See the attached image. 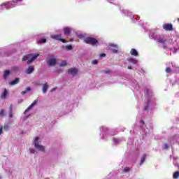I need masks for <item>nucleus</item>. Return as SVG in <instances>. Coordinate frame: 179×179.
Wrapping results in <instances>:
<instances>
[{
	"mask_svg": "<svg viewBox=\"0 0 179 179\" xmlns=\"http://www.w3.org/2000/svg\"><path fill=\"white\" fill-rule=\"evenodd\" d=\"M67 64H68L66 63V61H62V64H60V66H61L62 68H64V66H66Z\"/></svg>",
	"mask_w": 179,
	"mask_h": 179,
	"instance_id": "obj_24",
	"label": "nucleus"
},
{
	"mask_svg": "<svg viewBox=\"0 0 179 179\" xmlns=\"http://www.w3.org/2000/svg\"><path fill=\"white\" fill-rule=\"evenodd\" d=\"M29 152H30V153H35L36 150L34 149H33V148H30L29 149Z\"/></svg>",
	"mask_w": 179,
	"mask_h": 179,
	"instance_id": "obj_32",
	"label": "nucleus"
},
{
	"mask_svg": "<svg viewBox=\"0 0 179 179\" xmlns=\"http://www.w3.org/2000/svg\"><path fill=\"white\" fill-rule=\"evenodd\" d=\"M22 101H23V99H21V101H20V103H22Z\"/></svg>",
	"mask_w": 179,
	"mask_h": 179,
	"instance_id": "obj_38",
	"label": "nucleus"
},
{
	"mask_svg": "<svg viewBox=\"0 0 179 179\" xmlns=\"http://www.w3.org/2000/svg\"><path fill=\"white\" fill-rule=\"evenodd\" d=\"M145 110H148V106L145 107Z\"/></svg>",
	"mask_w": 179,
	"mask_h": 179,
	"instance_id": "obj_39",
	"label": "nucleus"
},
{
	"mask_svg": "<svg viewBox=\"0 0 179 179\" xmlns=\"http://www.w3.org/2000/svg\"><path fill=\"white\" fill-rule=\"evenodd\" d=\"M179 177V171H176L173 173V178L177 179Z\"/></svg>",
	"mask_w": 179,
	"mask_h": 179,
	"instance_id": "obj_22",
	"label": "nucleus"
},
{
	"mask_svg": "<svg viewBox=\"0 0 179 179\" xmlns=\"http://www.w3.org/2000/svg\"><path fill=\"white\" fill-rule=\"evenodd\" d=\"M36 105H37V100L34 101V102L25 110L24 114H26V113L28 111H30V110Z\"/></svg>",
	"mask_w": 179,
	"mask_h": 179,
	"instance_id": "obj_10",
	"label": "nucleus"
},
{
	"mask_svg": "<svg viewBox=\"0 0 179 179\" xmlns=\"http://www.w3.org/2000/svg\"><path fill=\"white\" fill-rule=\"evenodd\" d=\"M165 71L166 73H171L173 72V70L170 67H166Z\"/></svg>",
	"mask_w": 179,
	"mask_h": 179,
	"instance_id": "obj_23",
	"label": "nucleus"
},
{
	"mask_svg": "<svg viewBox=\"0 0 179 179\" xmlns=\"http://www.w3.org/2000/svg\"><path fill=\"white\" fill-rule=\"evenodd\" d=\"M133 62H134V64H136V60H134Z\"/></svg>",
	"mask_w": 179,
	"mask_h": 179,
	"instance_id": "obj_37",
	"label": "nucleus"
},
{
	"mask_svg": "<svg viewBox=\"0 0 179 179\" xmlns=\"http://www.w3.org/2000/svg\"><path fill=\"white\" fill-rule=\"evenodd\" d=\"M162 27L166 31H173V24L165 23L163 24Z\"/></svg>",
	"mask_w": 179,
	"mask_h": 179,
	"instance_id": "obj_5",
	"label": "nucleus"
},
{
	"mask_svg": "<svg viewBox=\"0 0 179 179\" xmlns=\"http://www.w3.org/2000/svg\"><path fill=\"white\" fill-rule=\"evenodd\" d=\"M20 82V79L19 78H15L14 80H11L9 82L10 86H15V85H17Z\"/></svg>",
	"mask_w": 179,
	"mask_h": 179,
	"instance_id": "obj_11",
	"label": "nucleus"
},
{
	"mask_svg": "<svg viewBox=\"0 0 179 179\" xmlns=\"http://www.w3.org/2000/svg\"><path fill=\"white\" fill-rule=\"evenodd\" d=\"M8 94H9V92L8 91V90H6V88H5L3 90V92L1 93V99L2 100H5L6 99V97L8 96Z\"/></svg>",
	"mask_w": 179,
	"mask_h": 179,
	"instance_id": "obj_9",
	"label": "nucleus"
},
{
	"mask_svg": "<svg viewBox=\"0 0 179 179\" xmlns=\"http://www.w3.org/2000/svg\"><path fill=\"white\" fill-rule=\"evenodd\" d=\"M33 72H34V66H29L26 71V73H27L28 75H30V73H33Z\"/></svg>",
	"mask_w": 179,
	"mask_h": 179,
	"instance_id": "obj_12",
	"label": "nucleus"
},
{
	"mask_svg": "<svg viewBox=\"0 0 179 179\" xmlns=\"http://www.w3.org/2000/svg\"><path fill=\"white\" fill-rule=\"evenodd\" d=\"M68 73L70 75H72L73 76H75L78 73V69L76 68H71L68 70Z\"/></svg>",
	"mask_w": 179,
	"mask_h": 179,
	"instance_id": "obj_8",
	"label": "nucleus"
},
{
	"mask_svg": "<svg viewBox=\"0 0 179 179\" xmlns=\"http://www.w3.org/2000/svg\"><path fill=\"white\" fill-rule=\"evenodd\" d=\"M47 90H48V83H45L43 87L42 92L43 93H47Z\"/></svg>",
	"mask_w": 179,
	"mask_h": 179,
	"instance_id": "obj_17",
	"label": "nucleus"
},
{
	"mask_svg": "<svg viewBox=\"0 0 179 179\" xmlns=\"http://www.w3.org/2000/svg\"><path fill=\"white\" fill-rule=\"evenodd\" d=\"M31 90V88L30 87H27L26 88V90L25 91H22L21 92V94H22V96H24V94H26V93H27V92H30Z\"/></svg>",
	"mask_w": 179,
	"mask_h": 179,
	"instance_id": "obj_19",
	"label": "nucleus"
},
{
	"mask_svg": "<svg viewBox=\"0 0 179 179\" xmlns=\"http://www.w3.org/2000/svg\"><path fill=\"white\" fill-rule=\"evenodd\" d=\"M72 45H69L67 46H66V49H67L69 51H71V50H72Z\"/></svg>",
	"mask_w": 179,
	"mask_h": 179,
	"instance_id": "obj_28",
	"label": "nucleus"
},
{
	"mask_svg": "<svg viewBox=\"0 0 179 179\" xmlns=\"http://www.w3.org/2000/svg\"><path fill=\"white\" fill-rule=\"evenodd\" d=\"M9 113H13V105H10Z\"/></svg>",
	"mask_w": 179,
	"mask_h": 179,
	"instance_id": "obj_27",
	"label": "nucleus"
},
{
	"mask_svg": "<svg viewBox=\"0 0 179 179\" xmlns=\"http://www.w3.org/2000/svg\"><path fill=\"white\" fill-rule=\"evenodd\" d=\"M109 47H111L110 48L112 50V52L114 54H117L118 52V46L114 43H110Z\"/></svg>",
	"mask_w": 179,
	"mask_h": 179,
	"instance_id": "obj_6",
	"label": "nucleus"
},
{
	"mask_svg": "<svg viewBox=\"0 0 179 179\" xmlns=\"http://www.w3.org/2000/svg\"><path fill=\"white\" fill-rule=\"evenodd\" d=\"M64 33L65 36H70L71 34V28L66 27L64 29Z\"/></svg>",
	"mask_w": 179,
	"mask_h": 179,
	"instance_id": "obj_14",
	"label": "nucleus"
},
{
	"mask_svg": "<svg viewBox=\"0 0 179 179\" xmlns=\"http://www.w3.org/2000/svg\"><path fill=\"white\" fill-rule=\"evenodd\" d=\"M178 21L179 22V18H178Z\"/></svg>",
	"mask_w": 179,
	"mask_h": 179,
	"instance_id": "obj_41",
	"label": "nucleus"
},
{
	"mask_svg": "<svg viewBox=\"0 0 179 179\" xmlns=\"http://www.w3.org/2000/svg\"><path fill=\"white\" fill-rule=\"evenodd\" d=\"M10 118H13V112H9Z\"/></svg>",
	"mask_w": 179,
	"mask_h": 179,
	"instance_id": "obj_31",
	"label": "nucleus"
},
{
	"mask_svg": "<svg viewBox=\"0 0 179 179\" xmlns=\"http://www.w3.org/2000/svg\"><path fill=\"white\" fill-rule=\"evenodd\" d=\"M39 55L40 54H29L24 56L22 59V61H27V63L28 64V65H30L31 62L37 59Z\"/></svg>",
	"mask_w": 179,
	"mask_h": 179,
	"instance_id": "obj_1",
	"label": "nucleus"
},
{
	"mask_svg": "<svg viewBox=\"0 0 179 179\" xmlns=\"http://www.w3.org/2000/svg\"><path fill=\"white\" fill-rule=\"evenodd\" d=\"M84 41L85 43H86V44H90L91 45H96L97 43H99V41H97V39L92 37L85 38Z\"/></svg>",
	"mask_w": 179,
	"mask_h": 179,
	"instance_id": "obj_2",
	"label": "nucleus"
},
{
	"mask_svg": "<svg viewBox=\"0 0 179 179\" xmlns=\"http://www.w3.org/2000/svg\"><path fill=\"white\" fill-rule=\"evenodd\" d=\"M2 134H3V127L0 126V135H2Z\"/></svg>",
	"mask_w": 179,
	"mask_h": 179,
	"instance_id": "obj_29",
	"label": "nucleus"
},
{
	"mask_svg": "<svg viewBox=\"0 0 179 179\" xmlns=\"http://www.w3.org/2000/svg\"><path fill=\"white\" fill-rule=\"evenodd\" d=\"M70 41H73V40L71 39Z\"/></svg>",
	"mask_w": 179,
	"mask_h": 179,
	"instance_id": "obj_40",
	"label": "nucleus"
},
{
	"mask_svg": "<svg viewBox=\"0 0 179 179\" xmlns=\"http://www.w3.org/2000/svg\"><path fill=\"white\" fill-rule=\"evenodd\" d=\"M140 122H141V124H142L143 125L145 124V121H143V120H141Z\"/></svg>",
	"mask_w": 179,
	"mask_h": 179,
	"instance_id": "obj_35",
	"label": "nucleus"
},
{
	"mask_svg": "<svg viewBox=\"0 0 179 179\" xmlns=\"http://www.w3.org/2000/svg\"><path fill=\"white\" fill-rule=\"evenodd\" d=\"M104 73H110V71L109 69H106L103 71Z\"/></svg>",
	"mask_w": 179,
	"mask_h": 179,
	"instance_id": "obj_33",
	"label": "nucleus"
},
{
	"mask_svg": "<svg viewBox=\"0 0 179 179\" xmlns=\"http://www.w3.org/2000/svg\"><path fill=\"white\" fill-rule=\"evenodd\" d=\"M3 117H5V110L1 109L0 110V117L3 118Z\"/></svg>",
	"mask_w": 179,
	"mask_h": 179,
	"instance_id": "obj_20",
	"label": "nucleus"
},
{
	"mask_svg": "<svg viewBox=\"0 0 179 179\" xmlns=\"http://www.w3.org/2000/svg\"><path fill=\"white\" fill-rule=\"evenodd\" d=\"M157 41L160 43V44H163L164 45V47H165V44H166V40L164 39V38H162V37H159L158 39H157Z\"/></svg>",
	"mask_w": 179,
	"mask_h": 179,
	"instance_id": "obj_16",
	"label": "nucleus"
},
{
	"mask_svg": "<svg viewBox=\"0 0 179 179\" xmlns=\"http://www.w3.org/2000/svg\"><path fill=\"white\" fill-rule=\"evenodd\" d=\"M146 160V154L143 155L141 162H140V166H142L143 164V162Z\"/></svg>",
	"mask_w": 179,
	"mask_h": 179,
	"instance_id": "obj_18",
	"label": "nucleus"
},
{
	"mask_svg": "<svg viewBox=\"0 0 179 179\" xmlns=\"http://www.w3.org/2000/svg\"><path fill=\"white\" fill-rule=\"evenodd\" d=\"M131 171V168L129 167H125L123 170V171H124V173H128V171Z\"/></svg>",
	"mask_w": 179,
	"mask_h": 179,
	"instance_id": "obj_26",
	"label": "nucleus"
},
{
	"mask_svg": "<svg viewBox=\"0 0 179 179\" xmlns=\"http://www.w3.org/2000/svg\"><path fill=\"white\" fill-rule=\"evenodd\" d=\"M130 53L131 54V55H133L134 57H138V55H139V54L138 53V51L136 50V49L132 48L130 50Z\"/></svg>",
	"mask_w": 179,
	"mask_h": 179,
	"instance_id": "obj_13",
	"label": "nucleus"
},
{
	"mask_svg": "<svg viewBox=\"0 0 179 179\" xmlns=\"http://www.w3.org/2000/svg\"><path fill=\"white\" fill-rule=\"evenodd\" d=\"M92 65H97V64H98L97 59L93 60L92 62Z\"/></svg>",
	"mask_w": 179,
	"mask_h": 179,
	"instance_id": "obj_30",
	"label": "nucleus"
},
{
	"mask_svg": "<svg viewBox=\"0 0 179 179\" xmlns=\"http://www.w3.org/2000/svg\"><path fill=\"white\" fill-rule=\"evenodd\" d=\"M114 141H117V139H114Z\"/></svg>",
	"mask_w": 179,
	"mask_h": 179,
	"instance_id": "obj_43",
	"label": "nucleus"
},
{
	"mask_svg": "<svg viewBox=\"0 0 179 179\" xmlns=\"http://www.w3.org/2000/svg\"><path fill=\"white\" fill-rule=\"evenodd\" d=\"M47 43V39L43 38V39L37 41L38 44H41V43Z\"/></svg>",
	"mask_w": 179,
	"mask_h": 179,
	"instance_id": "obj_21",
	"label": "nucleus"
},
{
	"mask_svg": "<svg viewBox=\"0 0 179 179\" xmlns=\"http://www.w3.org/2000/svg\"><path fill=\"white\" fill-rule=\"evenodd\" d=\"M56 64H57V59L56 58L50 59L48 62V66H54Z\"/></svg>",
	"mask_w": 179,
	"mask_h": 179,
	"instance_id": "obj_7",
	"label": "nucleus"
},
{
	"mask_svg": "<svg viewBox=\"0 0 179 179\" xmlns=\"http://www.w3.org/2000/svg\"><path fill=\"white\" fill-rule=\"evenodd\" d=\"M169 144H167V143L164 144L163 149L164 150H166V149H169Z\"/></svg>",
	"mask_w": 179,
	"mask_h": 179,
	"instance_id": "obj_25",
	"label": "nucleus"
},
{
	"mask_svg": "<svg viewBox=\"0 0 179 179\" xmlns=\"http://www.w3.org/2000/svg\"><path fill=\"white\" fill-rule=\"evenodd\" d=\"M51 38H53L54 40H57V41H62V43H68L66 40L62 38V34L52 35Z\"/></svg>",
	"mask_w": 179,
	"mask_h": 179,
	"instance_id": "obj_4",
	"label": "nucleus"
},
{
	"mask_svg": "<svg viewBox=\"0 0 179 179\" xmlns=\"http://www.w3.org/2000/svg\"><path fill=\"white\" fill-rule=\"evenodd\" d=\"M39 139L40 138L38 137L35 138V140L34 142V147L36 148V149H37L38 150H40L41 152H45V149L44 148V146L38 144Z\"/></svg>",
	"mask_w": 179,
	"mask_h": 179,
	"instance_id": "obj_3",
	"label": "nucleus"
},
{
	"mask_svg": "<svg viewBox=\"0 0 179 179\" xmlns=\"http://www.w3.org/2000/svg\"><path fill=\"white\" fill-rule=\"evenodd\" d=\"M9 75H10V71L9 70L5 71L3 75V79H8Z\"/></svg>",
	"mask_w": 179,
	"mask_h": 179,
	"instance_id": "obj_15",
	"label": "nucleus"
},
{
	"mask_svg": "<svg viewBox=\"0 0 179 179\" xmlns=\"http://www.w3.org/2000/svg\"><path fill=\"white\" fill-rule=\"evenodd\" d=\"M127 69H132V66H128Z\"/></svg>",
	"mask_w": 179,
	"mask_h": 179,
	"instance_id": "obj_36",
	"label": "nucleus"
},
{
	"mask_svg": "<svg viewBox=\"0 0 179 179\" xmlns=\"http://www.w3.org/2000/svg\"><path fill=\"white\" fill-rule=\"evenodd\" d=\"M100 57H101V58H102V57H106V54L105 53H101L100 55Z\"/></svg>",
	"mask_w": 179,
	"mask_h": 179,
	"instance_id": "obj_34",
	"label": "nucleus"
},
{
	"mask_svg": "<svg viewBox=\"0 0 179 179\" xmlns=\"http://www.w3.org/2000/svg\"><path fill=\"white\" fill-rule=\"evenodd\" d=\"M147 92H149V90H147Z\"/></svg>",
	"mask_w": 179,
	"mask_h": 179,
	"instance_id": "obj_42",
	"label": "nucleus"
}]
</instances>
